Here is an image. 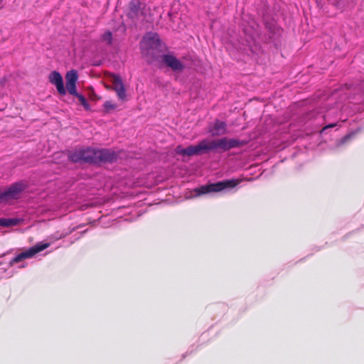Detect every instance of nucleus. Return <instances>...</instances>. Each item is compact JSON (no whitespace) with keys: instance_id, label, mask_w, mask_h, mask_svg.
Segmentation results:
<instances>
[{"instance_id":"f257e3e1","label":"nucleus","mask_w":364,"mask_h":364,"mask_svg":"<svg viewBox=\"0 0 364 364\" xmlns=\"http://www.w3.org/2000/svg\"><path fill=\"white\" fill-rule=\"evenodd\" d=\"M242 32L244 34V41L252 52H255L257 47L258 39L259 38V26L254 18L248 17L246 19V15L242 16Z\"/></svg>"},{"instance_id":"f03ea898","label":"nucleus","mask_w":364,"mask_h":364,"mask_svg":"<svg viewBox=\"0 0 364 364\" xmlns=\"http://www.w3.org/2000/svg\"><path fill=\"white\" fill-rule=\"evenodd\" d=\"M140 48L145 55L155 56L157 53L162 51V43L157 33H147L141 39Z\"/></svg>"},{"instance_id":"7ed1b4c3","label":"nucleus","mask_w":364,"mask_h":364,"mask_svg":"<svg viewBox=\"0 0 364 364\" xmlns=\"http://www.w3.org/2000/svg\"><path fill=\"white\" fill-rule=\"evenodd\" d=\"M241 180L240 179H230L219 181L215 183H210L205 186H202L198 188H196L194 191L197 196L207 194L212 192H220L227 188H233L237 186Z\"/></svg>"},{"instance_id":"20e7f679","label":"nucleus","mask_w":364,"mask_h":364,"mask_svg":"<svg viewBox=\"0 0 364 364\" xmlns=\"http://www.w3.org/2000/svg\"><path fill=\"white\" fill-rule=\"evenodd\" d=\"M208 151L216 149H221L223 151H228L231 149L239 147L244 145L245 143L236 139H228L226 137L216 140H208Z\"/></svg>"},{"instance_id":"39448f33","label":"nucleus","mask_w":364,"mask_h":364,"mask_svg":"<svg viewBox=\"0 0 364 364\" xmlns=\"http://www.w3.org/2000/svg\"><path fill=\"white\" fill-rule=\"evenodd\" d=\"M69 159L75 163L86 162L91 164H97V149L87 148L85 149L77 150L71 153Z\"/></svg>"},{"instance_id":"423d86ee","label":"nucleus","mask_w":364,"mask_h":364,"mask_svg":"<svg viewBox=\"0 0 364 364\" xmlns=\"http://www.w3.org/2000/svg\"><path fill=\"white\" fill-rule=\"evenodd\" d=\"M50 243L45 242V243H38L36 245L30 247L26 251L21 252L16 255L15 257H14L10 262H9V266L12 267L15 264L21 262L23 259L32 258L34 257L36 254L43 251L48 247H50Z\"/></svg>"},{"instance_id":"0eeeda50","label":"nucleus","mask_w":364,"mask_h":364,"mask_svg":"<svg viewBox=\"0 0 364 364\" xmlns=\"http://www.w3.org/2000/svg\"><path fill=\"white\" fill-rule=\"evenodd\" d=\"M176 151L178 154L182 156L201 155L203 153L208 152L207 139L200 141L196 146H189L187 148H183L181 146L176 147Z\"/></svg>"},{"instance_id":"6e6552de","label":"nucleus","mask_w":364,"mask_h":364,"mask_svg":"<svg viewBox=\"0 0 364 364\" xmlns=\"http://www.w3.org/2000/svg\"><path fill=\"white\" fill-rule=\"evenodd\" d=\"M26 188L24 183L19 182L12 184L9 188L3 192H1L4 202L9 201L12 199H17L20 194Z\"/></svg>"},{"instance_id":"1a4fd4ad","label":"nucleus","mask_w":364,"mask_h":364,"mask_svg":"<svg viewBox=\"0 0 364 364\" xmlns=\"http://www.w3.org/2000/svg\"><path fill=\"white\" fill-rule=\"evenodd\" d=\"M142 6L143 4L140 2L139 0H132L129 6V11L128 13V16L133 20H141V16H144Z\"/></svg>"},{"instance_id":"9d476101","label":"nucleus","mask_w":364,"mask_h":364,"mask_svg":"<svg viewBox=\"0 0 364 364\" xmlns=\"http://www.w3.org/2000/svg\"><path fill=\"white\" fill-rule=\"evenodd\" d=\"M161 58L163 63L173 71H182L184 69L183 64L173 55L165 54Z\"/></svg>"},{"instance_id":"9b49d317","label":"nucleus","mask_w":364,"mask_h":364,"mask_svg":"<svg viewBox=\"0 0 364 364\" xmlns=\"http://www.w3.org/2000/svg\"><path fill=\"white\" fill-rule=\"evenodd\" d=\"M117 159V154L111 150L107 149H97V164L101 162H113Z\"/></svg>"},{"instance_id":"f8f14e48","label":"nucleus","mask_w":364,"mask_h":364,"mask_svg":"<svg viewBox=\"0 0 364 364\" xmlns=\"http://www.w3.org/2000/svg\"><path fill=\"white\" fill-rule=\"evenodd\" d=\"M78 79L77 71L75 70H71L67 72L65 75V91H77L76 82Z\"/></svg>"},{"instance_id":"ddd939ff","label":"nucleus","mask_w":364,"mask_h":364,"mask_svg":"<svg viewBox=\"0 0 364 364\" xmlns=\"http://www.w3.org/2000/svg\"><path fill=\"white\" fill-rule=\"evenodd\" d=\"M49 82L56 87L57 91H65L63 79L60 73L58 71H52L48 76Z\"/></svg>"},{"instance_id":"4468645a","label":"nucleus","mask_w":364,"mask_h":364,"mask_svg":"<svg viewBox=\"0 0 364 364\" xmlns=\"http://www.w3.org/2000/svg\"><path fill=\"white\" fill-rule=\"evenodd\" d=\"M209 133L213 136H220L226 133V124L220 120H215L213 124L208 129Z\"/></svg>"},{"instance_id":"2eb2a0df","label":"nucleus","mask_w":364,"mask_h":364,"mask_svg":"<svg viewBox=\"0 0 364 364\" xmlns=\"http://www.w3.org/2000/svg\"><path fill=\"white\" fill-rule=\"evenodd\" d=\"M112 89L114 91H125L124 86L122 81L121 77L119 75H114L112 77Z\"/></svg>"},{"instance_id":"dca6fc26","label":"nucleus","mask_w":364,"mask_h":364,"mask_svg":"<svg viewBox=\"0 0 364 364\" xmlns=\"http://www.w3.org/2000/svg\"><path fill=\"white\" fill-rule=\"evenodd\" d=\"M21 220L18 218H0V226L10 227L15 226L20 223Z\"/></svg>"},{"instance_id":"f3484780","label":"nucleus","mask_w":364,"mask_h":364,"mask_svg":"<svg viewBox=\"0 0 364 364\" xmlns=\"http://www.w3.org/2000/svg\"><path fill=\"white\" fill-rule=\"evenodd\" d=\"M70 95H74L77 97L78 100L80 102L81 105L86 109H89V105L87 102L85 97L80 94L79 92H68Z\"/></svg>"},{"instance_id":"a211bd4d","label":"nucleus","mask_w":364,"mask_h":364,"mask_svg":"<svg viewBox=\"0 0 364 364\" xmlns=\"http://www.w3.org/2000/svg\"><path fill=\"white\" fill-rule=\"evenodd\" d=\"M363 88H364V87L360 84L354 85V84L346 83L344 85L343 87H341V91L350 90H362Z\"/></svg>"},{"instance_id":"6ab92c4d","label":"nucleus","mask_w":364,"mask_h":364,"mask_svg":"<svg viewBox=\"0 0 364 364\" xmlns=\"http://www.w3.org/2000/svg\"><path fill=\"white\" fill-rule=\"evenodd\" d=\"M101 41L105 42L107 45H111L112 43V33L109 31L105 32L101 36Z\"/></svg>"},{"instance_id":"aec40b11","label":"nucleus","mask_w":364,"mask_h":364,"mask_svg":"<svg viewBox=\"0 0 364 364\" xmlns=\"http://www.w3.org/2000/svg\"><path fill=\"white\" fill-rule=\"evenodd\" d=\"M104 109L105 112H109L117 108V105L112 103L111 101H106L104 103Z\"/></svg>"},{"instance_id":"412c9836","label":"nucleus","mask_w":364,"mask_h":364,"mask_svg":"<svg viewBox=\"0 0 364 364\" xmlns=\"http://www.w3.org/2000/svg\"><path fill=\"white\" fill-rule=\"evenodd\" d=\"M354 135H355L354 133H350L349 134L346 135L345 136H343L342 139H340V141L338 142L337 146H341V145L347 143L348 141H349L350 140H351L353 139Z\"/></svg>"},{"instance_id":"4be33fe9","label":"nucleus","mask_w":364,"mask_h":364,"mask_svg":"<svg viewBox=\"0 0 364 364\" xmlns=\"http://www.w3.org/2000/svg\"><path fill=\"white\" fill-rule=\"evenodd\" d=\"M117 96L122 102L128 100V92H117Z\"/></svg>"},{"instance_id":"5701e85b","label":"nucleus","mask_w":364,"mask_h":364,"mask_svg":"<svg viewBox=\"0 0 364 364\" xmlns=\"http://www.w3.org/2000/svg\"><path fill=\"white\" fill-rule=\"evenodd\" d=\"M266 27L268 28L269 29V31L271 32H272L273 33H278L279 34L280 33V29L277 27H275L274 25H273V28L269 26V25H266Z\"/></svg>"},{"instance_id":"b1692460","label":"nucleus","mask_w":364,"mask_h":364,"mask_svg":"<svg viewBox=\"0 0 364 364\" xmlns=\"http://www.w3.org/2000/svg\"><path fill=\"white\" fill-rule=\"evenodd\" d=\"M332 4L336 6L337 7L341 9L342 6L341 5V0H328Z\"/></svg>"},{"instance_id":"393cba45","label":"nucleus","mask_w":364,"mask_h":364,"mask_svg":"<svg viewBox=\"0 0 364 364\" xmlns=\"http://www.w3.org/2000/svg\"><path fill=\"white\" fill-rule=\"evenodd\" d=\"M336 126V124L334 123V124H329L326 126H325L324 127H323V129H321V132H323V131H325L326 129H328V128H333L334 127Z\"/></svg>"},{"instance_id":"a878e982","label":"nucleus","mask_w":364,"mask_h":364,"mask_svg":"<svg viewBox=\"0 0 364 364\" xmlns=\"http://www.w3.org/2000/svg\"><path fill=\"white\" fill-rule=\"evenodd\" d=\"M5 82H6V79L5 78H1L0 79V90L4 88Z\"/></svg>"},{"instance_id":"bb28decb","label":"nucleus","mask_w":364,"mask_h":364,"mask_svg":"<svg viewBox=\"0 0 364 364\" xmlns=\"http://www.w3.org/2000/svg\"><path fill=\"white\" fill-rule=\"evenodd\" d=\"M66 93H67V92H58V94H59V95H65V94H66Z\"/></svg>"},{"instance_id":"cd10ccee","label":"nucleus","mask_w":364,"mask_h":364,"mask_svg":"<svg viewBox=\"0 0 364 364\" xmlns=\"http://www.w3.org/2000/svg\"><path fill=\"white\" fill-rule=\"evenodd\" d=\"M332 91L336 92V91H339V90H338V89L336 88V89L333 90Z\"/></svg>"}]
</instances>
